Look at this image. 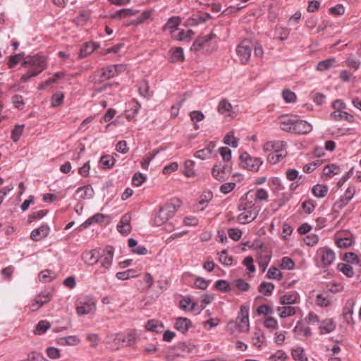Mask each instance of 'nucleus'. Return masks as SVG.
<instances>
[{
    "instance_id": "1",
    "label": "nucleus",
    "mask_w": 361,
    "mask_h": 361,
    "mask_svg": "<svg viewBox=\"0 0 361 361\" xmlns=\"http://www.w3.org/2000/svg\"><path fill=\"white\" fill-rule=\"evenodd\" d=\"M181 203V201L178 198L171 199L166 202L159 208L158 213L155 215L154 224L160 226L166 224L175 215Z\"/></svg>"
},
{
    "instance_id": "2",
    "label": "nucleus",
    "mask_w": 361,
    "mask_h": 361,
    "mask_svg": "<svg viewBox=\"0 0 361 361\" xmlns=\"http://www.w3.org/2000/svg\"><path fill=\"white\" fill-rule=\"evenodd\" d=\"M238 210L241 213L238 216V221L239 223L244 224L254 221L259 212V209L252 202L240 203L238 205Z\"/></svg>"
},
{
    "instance_id": "3",
    "label": "nucleus",
    "mask_w": 361,
    "mask_h": 361,
    "mask_svg": "<svg viewBox=\"0 0 361 361\" xmlns=\"http://www.w3.org/2000/svg\"><path fill=\"white\" fill-rule=\"evenodd\" d=\"M23 67L30 68L39 75L47 68V59L39 54L26 56L21 63Z\"/></svg>"
},
{
    "instance_id": "4",
    "label": "nucleus",
    "mask_w": 361,
    "mask_h": 361,
    "mask_svg": "<svg viewBox=\"0 0 361 361\" xmlns=\"http://www.w3.org/2000/svg\"><path fill=\"white\" fill-rule=\"evenodd\" d=\"M253 44L249 39H243L236 47V54L242 64H247L250 61Z\"/></svg>"
},
{
    "instance_id": "5",
    "label": "nucleus",
    "mask_w": 361,
    "mask_h": 361,
    "mask_svg": "<svg viewBox=\"0 0 361 361\" xmlns=\"http://www.w3.org/2000/svg\"><path fill=\"white\" fill-rule=\"evenodd\" d=\"M240 165L249 171H258L262 161L259 158L252 157L247 152H243L239 157Z\"/></svg>"
},
{
    "instance_id": "6",
    "label": "nucleus",
    "mask_w": 361,
    "mask_h": 361,
    "mask_svg": "<svg viewBox=\"0 0 361 361\" xmlns=\"http://www.w3.org/2000/svg\"><path fill=\"white\" fill-rule=\"evenodd\" d=\"M122 68V65L109 66L103 68L101 73L95 72L92 80L94 82H102L118 75V68Z\"/></svg>"
},
{
    "instance_id": "7",
    "label": "nucleus",
    "mask_w": 361,
    "mask_h": 361,
    "mask_svg": "<svg viewBox=\"0 0 361 361\" xmlns=\"http://www.w3.org/2000/svg\"><path fill=\"white\" fill-rule=\"evenodd\" d=\"M355 192V188L354 187H348L340 200L334 204V209H342L352 200Z\"/></svg>"
},
{
    "instance_id": "8",
    "label": "nucleus",
    "mask_w": 361,
    "mask_h": 361,
    "mask_svg": "<svg viewBox=\"0 0 361 361\" xmlns=\"http://www.w3.org/2000/svg\"><path fill=\"white\" fill-rule=\"evenodd\" d=\"M114 253V248L111 246H106L101 254L102 257V266L106 269H108L112 263Z\"/></svg>"
},
{
    "instance_id": "9",
    "label": "nucleus",
    "mask_w": 361,
    "mask_h": 361,
    "mask_svg": "<svg viewBox=\"0 0 361 361\" xmlns=\"http://www.w3.org/2000/svg\"><path fill=\"white\" fill-rule=\"evenodd\" d=\"M312 127L310 123L303 120H295L292 133L296 134H307L311 132Z\"/></svg>"
},
{
    "instance_id": "10",
    "label": "nucleus",
    "mask_w": 361,
    "mask_h": 361,
    "mask_svg": "<svg viewBox=\"0 0 361 361\" xmlns=\"http://www.w3.org/2000/svg\"><path fill=\"white\" fill-rule=\"evenodd\" d=\"M49 230L50 228L47 225H42L31 232L30 238L34 241H39L49 235Z\"/></svg>"
},
{
    "instance_id": "11",
    "label": "nucleus",
    "mask_w": 361,
    "mask_h": 361,
    "mask_svg": "<svg viewBox=\"0 0 361 361\" xmlns=\"http://www.w3.org/2000/svg\"><path fill=\"white\" fill-rule=\"evenodd\" d=\"M95 310V302L92 298L87 299V301L82 302L81 305H78L76 308V312L79 315H85L90 313Z\"/></svg>"
},
{
    "instance_id": "12",
    "label": "nucleus",
    "mask_w": 361,
    "mask_h": 361,
    "mask_svg": "<svg viewBox=\"0 0 361 361\" xmlns=\"http://www.w3.org/2000/svg\"><path fill=\"white\" fill-rule=\"evenodd\" d=\"M215 37L216 35L213 32H211L208 35L198 37L193 42L191 49L195 51H200L204 47L205 43L209 42Z\"/></svg>"
},
{
    "instance_id": "13",
    "label": "nucleus",
    "mask_w": 361,
    "mask_h": 361,
    "mask_svg": "<svg viewBox=\"0 0 361 361\" xmlns=\"http://www.w3.org/2000/svg\"><path fill=\"white\" fill-rule=\"evenodd\" d=\"M336 322L331 318L322 320L319 327L320 334H326L334 331L336 329Z\"/></svg>"
},
{
    "instance_id": "14",
    "label": "nucleus",
    "mask_w": 361,
    "mask_h": 361,
    "mask_svg": "<svg viewBox=\"0 0 361 361\" xmlns=\"http://www.w3.org/2000/svg\"><path fill=\"white\" fill-rule=\"evenodd\" d=\"M286 154L285 147H283V148H278L268 154L267 160L269 163L276 164L284 158L286 156Z\"/></svg>"
},
{
    "instance_id": "15",
    "label": "nucleus",
    "mask_w": 361,
    "mask_h": 361,
    "mask_svg": "<svg viewBox=\"0 0 361 361\" xmlns=\"http://www.w3.org/2000/svg\"><path fill=\"white\" fill-rule=\"evenodd\" d=\"M99 253L96 250L86 251L82 254L84 262L88 265L92 266L98 262Z\"/></svg>"
},
{
    "instance_id": "16",
    "label": "nucleus",
    "mask_w": 361,
    "mask_h": 361,
    "mask_svg": "<svg viewBox=\"0 0 361 361\" xmlns=\"http://www.w3.org/2000/svg\"><path fill=\"white\" fill-rule=\"evenodd\" d=\"M130 216L128 214L122 216L120 223L117 226L118 231L123 234H128L131 231Z\"/></svg>"
},
{
    "instance_id": "17",
    "label": "nucleus",
    "mask_w": 361,
    "mask_h": 361,
    "mask_svg": "<svg viewBox=\"0 0 361 361\" xmlns=\"http://www.w3.org/2000/svg\"><path fill=\"white\" fill-rule=\"evenodd\" d=\"M94 194V190L90 185L80 187L76 190V195L80 200L91 199Z\"/></svg>"
},
{
    "instance_id": "18",
    "label": "nucleus",
    "mask_w": 361,
    "mask_h": 361,
    "mask_svg": "<svg viewBox=\"0 0 361 361\" xmlns=\"http://www.w3.org/2000/svg\"><path fill=\"white\" fill-rule=\"evenodd\" d=\"M330 116L336 121L345 120L349 123L354 122V116L344 111H334L331 113Z\"/></svg>"
},
{
    "instance_id": "19",
    "label": "nucleus",
    "mask_w": 361,
    "mask_h": 361,
    "mask_svg": "<svg viewBox=\"0 0 361 361\" xmlns=\"http://www.w3.org/2000/svg\"><path fill=\"white\" fill-rule=\"evenodd\" d=\"M280 303L281 305H294L300 302L299 295L294 292L289 294H286L280 298Z\"/></svg>"
},
{
    "instance_id": "20",
    "label": "nucleus",
    "mask_w": 361,
    "mask_h": 361,
    "mask_svg": "<svg viewBox=\"0 0 361 361\" xmlns=\"http://www.w3.org/2000/svg\"><path fill=\"white\" fill-rule=\"evenodd\" d=\"M271 254L269 250L260 251L258 258V264L262 272H264L271 259Z\"/></svg>"
},
{
    "instance_id": "21",
    "label": "nucleus",
    "mask_w": 361,
    "mask_h": 361,
    "mask_svg": "<svg viewBox=\"0 0 361 361\" xmlns=\"http://www.w3.org/2000/svg\"><path fill=\"white\" fill-rule=\"evenodd\" d=\"M191 326V322L188 318L178 317L176 319L175 328L183 334H185Z\"/></svg>"
},
{
    "instance_id": "22",
    "label": "nucleus",
    "mask_w": 361,
    "mask_h": 361,
    "mask_svg": "<svg viewBox=\"0 0 361 361\" xmlns=\"http://www.w3.org/2000/svg\"><path fill=\"white\" fill-rule=\"evenodd\" d=\"M299 307H293L287 305L283 307H279L277 308V312H279V317L281 318H286L288 317H291L296 314L297 310H299Z\"/></svg>"
},
{
    "instance_id": "23",
    "label": "nucleus",
    "mask_w": 361,
    "mask_h": 361,
    "mask_svg": "<svg viewBox=\"0 0 361 361\" xmlns=\"http://www.w3.org/2000/svg\"><path fill=\"white\" fill-rule=\"evenodd\" d=\"M322 255V262L324 266H329L335 260V253L330 249H323Z\"/></svg>"
},
{
    "instance_id": "24",
    "label": "nucleus",
    "mask_w": 361,
    "mask_h": 361,
    "mask_svg": "<svg viewBox=\"0 0 361 361\" xmlns=\"http://www.w3.org/2000/svg\"><path fill=\"white\" fill-rule=\"evenodd\" d=\"M181 23V19L179 16H173L168 19L166 23L163 26L162 30L166 31L169 29L171 32L174 31L178 28Z\"/></svg>"
},
{
    "instance_id": "25",
    "label": "nucleus",
    "mask_w": 361,
    "mask_h": 361,
    "mask_svg": "<svg viewBox=\"0 0 361 361\" xmlns=\"http://www.w3.org/2000/svg\"><path fill=\"white\" fill-rule=\"evenodd\" d=\"M139 12L138 10H134L131 8H123L118 10L111 15V17L113 18H123L128 16H132L136 15Z\"/></svg>"
},
{
    "instance_id": "26",
    "label": "nucleus",
    "mask_w": 361,
    "mask_h": 361,
    "mask_svg": "<svg viewBox=\"0 0 361 361\" xmlns=\"http://www.w3.org/2000/svg\"><path fill=\"white\" fill-rule=\"evenodd\" d=\"M115 340L121 341L123 343H126V345H132L136 341L135 333L133 331L129 332L126 335L118 334L116 336Z\"/></svg>"
},
{
    "instance_id": "27",
    "label": "nucleus",
    "mask_w": 361,
    "mask_h": 361,
    "mask_svg": "<svg viewBox=\"0 0 361 361\" xmlns=\"http://www.w3.org/2000/svg\"><path fill=\"white\" fill-rule=\"evenodd\" d=\"M152 11L151 10L144 11L140 16H138L135 20L128 23L126 26L140 25L146 20L149 19L152 16Z\"/></svg>"
},
{
    "instance_id": "28",
    "label": "nucleus",
    "mask_w": 361,
    "mask_h": 361,
    "mask_svg": "<svg viewBox=\"0 0 361 361\" xmlns=\"http://www.w3.org/2000/svg\"><path fill=\"white\" fill-rule=\"evenodd\" d=\"M233 106L230 102L226 99H222L218 106V111L221 114H225L226 116H231L232 112Z\"/></svg>"
},
{
    "instance_id": "29",
    "label": "nucleus",
    "mask_w": 361,
    "mask_h": 361,
    "mask_svg": "<svg viewBox=\"0 0 361 361\" xmlns=\"http://www.w3.org/2000/svg\"><path fill=\"white\" fill-rule=\"evenodd\" d=\"M171 53L170 61L172 63L182 62L184 61L183 50L181 47H176L174 49L170 51Z\"/></svg>"
},
{
    "instance_id": "30",
    "label": "nucleus",
    "mask_w": 361,
    "mask_h": 361,
    "mask_svg": "<svg viewBox=\"0 0 361 361\" xmlns=\"http://www.w3.org/2000/svg\"><path fill=\"white\" fill-rule=\"evenodd\" d=\"M51 298L52 295L48 290H44L35 297L37 303L41 305V307H42L44 304L48 303L51 300Z\"/></svg>"
},
{
    "instance_id": "31",
    "label": "nucleus",
    "mask_w": 361,
    "mask_h": 361,
    "mask_svg": "<svg viewBox=\"0 0 361 361\" xmlns=\"http://www.w3.org/2000/svg\"><path fill=\"white\" fill-rule=\"evenodd\" d=\"M328 190L329 189L326 185L317 184L312 188V192L315 197L322 198L326 195Z\"/></svg>"
},
{
    "instance_id": "32",
    "label": "nucleus",
    "mask_w": 361,
    "mask_h": 361,
    "mask_svg": "<svg viewBox=\"0 0 361 361\" xmlns=\"http://www.w3.org/2000/svg\"><path fill=\"white\" fill-rule=\"evenodd\" d=\"M164 329V324L155 319L149 320L146 324L147 331L159 333Z\"/></svg>"
},
{
    "instance_id": "33",
    "label": "nucleus",
    "mask_w": 361,
    "mask_h": 361,
    "mask_svg": "<svg viewBox=\"0 0 361 361\" xmlns=\"http://www.w3.org/2000/svg\"><path fill=\"white\" fill-rule=\"evenodd\" d=\"M139 92L145 98H150L153 92L149 91V83L147 80H142L139 85Z\"/></svg>"
},
{
    "instance_id": "34",
    "label": "nucleus",
    "mask_w": 361,
    "mask_h": 361,
    "mask_svg": "<svg viewBox=\"0 0 361 361\" xmlns=\"http://www.w3.org/2000/svg\"><path fill=\"white\" fill-rule=\"evenodd\" d=\"M97 49V46L94 43H86L85 45L80 49L79 59H83L92 53Z\"/></svg>"
},
{
    "instance_id": "35",
    "label": "nucleus",
    "mask_w": 361,
    "mask_h": 361,
    "mask_svg": "<svg viewBox=\"0 0 361 361\" xmlns=\"http://www.w3.org/2000/svg\"><path fill=\"white\" fill-rule=\"evenodd\" d=\"M286 146V143L282 141H270L267 142L264 145L263 149L264 151H275L278 148H283Z\"/></svg>"
},
{
    "instance_id": "36",
    "label": "nucleus",
    "mask_w": 361,
    "mask_h": 361,
    "mask_svg": "<svg viewBox=\"0 0 361 361\" xmlns=\"http://www.w3.org/2000/svg\"><path fill=\"white\" fill-rule=\"evenodd\" d=\"M56 277V274L50 270H44L39 274V279L43 283L51 281Z\"/></svg>"
},
{
    "instance_id": "37",
    "label": "nucleus",
    "mask_w": 361,
    "mask_h": 361,
    "mask_svg": "<svg viewBox=\"0 0 361 361\" xmlns=\"http://www.w3.org/2000/svg\"><path fill=\"white\" fill-rule=\"evenodd\" d=\"M274 289V286L270 282H262L259 286V291L266 296L270 295Z\"/></svg>"
},
{
    "instance_id": "38",
    "label": "nucleus",
    "mask_w": 361,
    "mask_h": 361,
    "mask_svg": "<svg viewBox=\"0 0 361 361\" xmlns=\"http://www.w3.org/2000/svg\"><path fill=\"white\" fill-rule=\"evenodd\" d=\"M335 59L331 58L324 61H320L317 66V69L319 71H325L334 66Z\"/></svg>"
},
{
    "instance_id": "39",
    "label": "nucleus",
    "mask_w": 361,
    "mask_h": 361,
    "mask_svg": "<svg viewBox=\"0 0 361 361\" xmlns=\"http://www.w3.org/2000/svg\"><path fill=\"white\" fill-rule=\"evenodd\" d=\"M243 318L236 319L238 323V329L241 332H246L250 329L249 317L247 314H245Z\"/></svg>"
},
{
    "instance_id": "40",
    "label": "nucleus",
    "mask_w": 361,
    "mask_h": 361,
    "mask_svg": "<svg viewBox=\"0 0 361 361\" xmlns=\"http://www.w3.org/2000/svg\"><path fill=\"white\" fill-rule=\"evenodd\" d=\"M212 192L210 191L203 193L200 197V200L197 205V208L200 210H203L204 205L209 202V201L212 199Z\"/></svg>"
},
{
    "instance_id": "41",
    "label": "nucleus",
    "mask_w": 361,
    "mask_h": 361,
    "mask_svg": "<svg viewBox=\"0 0 361 361\" xmlns=\"http://www.w3.org/2000/svg\"><path fill=\"white\" fill-rule=\"evenodd\" d=\"M291 355L295 361H307V357L304 353V350L302 348L293 349Z\"/></svg>"
},
{
    "instance_id": "42",
    "label": "nucleus",
    "mask_w": 361,
    "mask_h": 361,
    "mask_svg": "<svg viewBox=\"0 0 361 361\" xmlns=\"http://www.w3.org/2000/svg\"><path fill=\"white\" fill-rule=\"evenodd\" d=\"M337 268L346 276L351 278L354 276L353 268L349 264L340 263L338 264Z\"/></svg>"
},
{
    "instance_id": "43",
    "label": "nucleus",
    "mask_w": 361,
    "mask_h": 361,
    "mask_svg": "<svg viewBox=\"0 0 361 361\" xmlns=\"http://www.w3.org/2000/svg\"><path fill=\"white\" fill-rule=\"evenodd\" d=\"M295 120L286 117L283 118L280 122L281 128L284 131L292 133V128L295 124Z\"/></svg>"
},
{
    "instance_id": "44",
    "label": "nucleus",
    "mask_w": 361,
    "mask_h": 361,
    "mask_svg": "<svg viewBox=\"0 0 361 361\" xmlns=\"http://www.w3.org/2000/svg\"><path fill=\"white\" fill-rule=\"evenodd\" d=\"M194 161H191V160H187L185 161V164H184V171H183V173L187 176V177H195V171H194L193 169V167H194Z\"/></svg>"
},
{
    "instance_id": "45",
    "label": "nucleus",
    "mask_w": 361,
    "mask_h": 361,
    "mask_svg": "<svg viewBox=\"0 0 361 361\" xmlns=\"http://www.w3.org/2000/svg\"><path fill=\"white\" fill-rule=\"evenodd\" d=\"M115 159L110 155H103L100 158V163L104 169H110L115 164Z\"/></svg>"
},
{
    "instance_id": "46",
    "label": "nucleus",
    "mask_w": 361,
    "mask_h": 361,
    "mask_svg": "<svg viewBox=\"0 0 361 361\" xmlns=\"http://www.w3.org/2000/svg\"><path fill=\"white\" fill-rule=\"evenodd\" d=\"M51 327L50 323L46 320L40 321L35 330V334H42Z\"/></svg>"
},
{
    "instance_id": "47",
    "label": "nucleus",
    "mask_w": 361,
    "mask_h": 361,
    "mask_svg": "<svg viewBox=\"0 0 361 361\" xmlns=\"http://www.w3.org/2000/svg\"><path fill=\"white\" fill-rule=\"evenodd\" d=\"M238 139L234 137L233 131H231L228 133H227L224 138V142L226 145H231L233 148L238 147Z\"/></svg>"
},
{
    "instance_id": "48",
    "label": "nucleus",
    "mask_w": 361,
    "mask_h": 361,
    "mask_svg": "<svg viewBox=\"0 0 361 361\" xmlns=\"http://www.w3.org/2000/svg\"><path fill=\"white\" fill-rule=\"evenodd\" d=\"M218 255L219 260L221 263L226 266H230L232 264L233 257L231 256L227 255V251L226 250H224L221 252H219Z\"/></svg>"
},
{
    "instance_id": "49",
    "label": "nucleus",
    "mask_w": 361,
    "mask_h": 361,
    "mask_svg": "<svg viewBox=\"0 0 361 361\" xmlns=\"http://www.w3.org/2000/svg\"><path fill=\"white\" fill-rule=\"evenodd\" d=\"M24 125H16L11 131V139L13 142H16L19 140L20 135L23 133Z\"/></svg>"
},
{
    "instance_id": "50",
    "label": "nucleus",
    "mask_w": 361,
    "mask_h": 361,
    "mask_svg": "<svg viewBox=\"0 0 361 361\" xmlns=\"http://www.w3.org/2000/svg\"><path fill=\"white\" fill-rule=\"evenodd\" d=\"M267 278L271 279L281 280L283 277L282 273L276 267H271L267 274Z\"/></svg>"
},
{
    "instance_id": "51",
    "label": "nucleus",
    "mask_w": 361,
    "mask_h": 361,
    "mask_svg": "<svg viewBox=\"0 0 361 361\" xmlns=\"http://www.w3.org/2000/svg\"><path fill=\"white\" fill-rule=\"evenodd\" d=\"M215 288L222 292L227 293L231 290V286L228 281L225 280H218L215 283Z\"/></svg>"
},
{
    "instance_id": "52",
    "label": "nucleus",
    "mask_w": 361,
    "mask_h": 361,
    "mask_svg": "<svg viewBox=\"0 0 361 361\" xmlns=\"http://www.w3.org/2000/svg\"><path fill=\"white\" fill-rule=\"evenodd\" d=\"M339 173V167L335 164H329L324 169V173L329 177H331Z\"/></svg>"
},
{
    "instance_id": "53",
    "label": "nucleus",
    "mask_w": 361,
    "mask_h": 361,
    "mask_svg": "<svg viewBox=\"0 0 361 361\" xmlns=\"http://www.w3.org/2000/svg\"><path fill=\"white\" fill-rule=\"evenodd\" d=\"M316 304L322 307H326L330 305V302L327 299L326 294H317L316 297Z\"/></svg>"
},
{
    "instance_id": "54",
    "label": "nucleus",
    "mask_w": 361,
    "mask_h": 361,
    "mask_svg": "<svg viewBox=\"0 0 361 361\" xmlns=\"http://www.w3.org/2000/svg\"><path fill=\"white\" fill-rule=\"evenodd\" d=\"M24 53L17 54L9 57L8 66L9 68H13L23 58Z\"/></svg>"
},
{
    "instance_id": "55",
    "label": "nucleus",
    "mask_w": 361,
    "mask_h": 361,
    "mask_svg": "<svg viewBox=\"0 0 361 361\" xmlns=\"http://www.w3.org/2000/svg\"><path fill=\"white\" fill-rule=\"evenodd\" d=\"M180 308L184 310H193L195 307V304L192 302L190 298H184L180 302Z\"/></svg>"
},
{
    "instance_id": "56",
    "label": "nucleus",
    "mask_w": 361,
    "mask_h": 361,
    "mask_svg": "<svg viewBox=\"0 0 361 361\" xmlns=\"http://www.w3.org/2000/svg\"><path fill=\"white\" fill-rule=\"evenodd\" d=\"M146 176L141 173H135L132 179V183L135 186L141 185L145 180Z\"/></svg>"
},
{
    "instance_id": "57",
    "label": "nucleus",
    "mask_w": 361,
    "mask_h": 361,
    "mask_svg": "<svg viewBox=\"0 0 361 361\" xmlns=\"http://www.w3.org/2000/svg\"><path fill=\"white\" fill-rule=\"evenodd\" d=\"M281 267L282 269L291 270L295 267V262L288 257H284L281 259Z\"/></svg>"
},
{
    "instance_id": "58",
    "label": "nucleus",
    "mask_w": 361,
    "mask_h": 361,
    "mask_svg": "<svg viewBox=\"0 0 361 361\" xmlns=\"http://www.w3.org/2000/svg\"><path fill=\"white\" fill-rule=\"evenodd\" d=\"M220 170H221V166L215 165L212 169L213 176L219 181H223L226 179L225 174H223Z\"/></svg>"
},
{
    "instance_id": "59",
    "label": "nucleus",
    "mask_w": 361,
    "mask_h": 361,
    "mask_svg": "<svg viewBox=\"0 0 361 361\" xmlns=\"http://www.w3.org/2000/svg\"><path fill=\"white\" fill-rule=\"evenodd\" d=\"M47 356L51 359H59L61 357L60 350L55 347H49L46 350Z\"/></svg>"
},
{
    "instance_id": "60",
    "label": "nucleus",
    "mask_w": 361,
    "mask_h": 361,
    "mask_svg": "<svg viewBox=\"0 0 361 361\" xmlns=\"http://www.w3.org/2000/svg\"><path fill=\"white\" fill-rule=\"evenodd\" d=\"M64 95L61 92H57L52 96L51 105L54 107L59 106L61 104L63 101Z\"/></svg>"
},
{
    "instance_id": "61",
    "label": "nucleus",
    "mask_w": 361,
    "mask_h": 361,
    "mask_svg": "<svg viewBox=\"0 0 361 361\" xmlns=\"http://www.w3.org/2000/svg\"><path fill=\"white\" fill-rule=\"evenodd\" d=\"M282 96L284 100L288 103L294 102L296 99L295 94L289 90H283L282 92Z\"/></svg>"
},
{
    "instance_id": "62",
    "label": "nucleus",
    "mask_w": 361,
    "mask_h": 361,
    "mask_svg": "<svg viewBox=\"0 0 361 361\" xmlns=\"http://www.w3.org/2000/svg\"><path fill=\"white\" fill-rule=\"evenodd\" d=\"M343 259L348 263L358 264L360 262L357 255L353 252H348L345 255Z\"/></svg>"
},
{
    "instance_id": "63",
    "label": "nucleus",
    "mask_w": 361,
    "mask_h": 361,
    "mask_svg": "<svg viewBox=\"0 0 361 361\" xmlns=\"http://www.w3.org/2000/svg\"><path fill=\"white\" fill-rule=\"evenodd\" d=\"M212 148L208 147H206L201 150H198L195 154V157L197 158H200L201 159H204L210 157L212 154Z\"/></svg>"
},
{
    "instance_id": "64",
    "label": "nucleus",
    "mask_w": 361,
    "mask_h": 361,
    "mask_svg": "<svg viewBox=\"0 0 361 361\" xmlns=\"http://www.w3.org/2000/svg\"><path fill=\"white\" fill-rule=\"evenodd\" d=\"M228 236L233 240L238 241L242 236V231L238 228H230L228 231Z\"/></svg>"
}]
</instances>
